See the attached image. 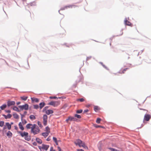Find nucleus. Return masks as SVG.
<instances>
[{"label":"nucleus","mask_w":151,"mask_h":151,"mask_svg":"<svg viewBox=\"0 0 151 151\" xmlns=\"http://www.w3.org/2000/svg\"><path fill=\"white\" fill-rule=\"evenodd\" d=\"M15 104V102L13 101H9L7 102V105L8 106H11L14 105Z\"/></svg>","instance_id":"nucleus-10"},{"label":"nucleus","mask_w":151,"mask_h":151,"mask_svg":"<svg viewBox=\"0 0 151 151\" xmlns=\"http://www.w3.org/2000/svg\"><path fill=\"white\" fill-rule=\"evenodd\" d=\"M109 149L111 151H120L119 150H117L115 149L111 148H109Z\"/></svg>","instance_id":"nucleus-34"},{"label":"nucleus","mask_w":151,"mask_h":151,"mask_svg":"<svg viewBox=\"0 0 151 151\" xmlns=\"http://www.w3.org/2000/svg\"><path fill=\"white\" fill-rule=\"evenodd\" d=\"M69 121H77V119L74 117L69 116L66 120L67 122H68Z\"/></svg>","instance_id":"nucleus-9"},{"label":"nucleus","mask_w":151,"mask_h":151,"mask_svg":"<svg viewBox=\"0 0 151 151\" xmlns=\"http://www.w3.org/2000/svg\"><path fill=\"white\" fill-rule=\"evenodd\" d=\"M12 133L10 131H8L6 134L9 137H12Z\"/></svg>","instance_id":"nucleus-21"},{"label":"nucleus","mask_w":151,"mask_h":151,"mask_svg":"<svg viewBox=\"0 0 151 151\" xmlns=\"http://www.w3.org/2000/svg\"><path fill=\"white\" fill-rule=\"evenodd\" d=\"M94 109L95 111H97L99 110V108L97 106H95L94 107Z\"/></svg>","instance_id":"nucleus-31"},{"label":"nucleus","mask_w":151,"mask_h":151,"mask_svg":"<svg viewBox=\"0 0 151 151\" xmlns=\"http://www.w3.org/2000/svg\"><path fill=\"white\" fill-rule=\"evenodd\" d=\"M33 144H34V145H36L35 144V143H33Z\"/></svg>","instance_id":"nucleus-57"},{"label":"nucleus","mask_w":151,"mask_h":151,"mask_svg":"<svg viewBox=\"0 0 151 151\" xmlns=\"http://www.w3.org/2000/svg\"><path fill=\"white\" fill-rule=\"evenodd\" d=\"M56 143V144L57 145H58V142L57 141L56 142H55Z\"/></svg>","instance_id":"nucleus-54"},{"label":"nucleus","mask_w":151,"mask_h":151,"mask_svg":"<svg viewBox=\"0 0 151 151\" xmlns=\"http://www.w3.org/2000/svg\"><path fill=\"white\" fill-rule=\"evenodd\" d=\"M4 122L3 121H0V126L1 127H3L4 126Z\"/></svg>","instance_id":"nucleus-30"},{"label":"nucleus","mask_w":151,"mask_h":151,"mask_svg":"<svg viewBox=\"0 0 151 151\" xmlns=\"http://www.w3.org/2000/svg\"><path fill=\"white\" fill-rule=\"evenodd\" d=\"M78 151H84V150L82 149L77 150Z\"/></svg>","instance_id":"nucleus-48"},{"label":"nucleus","mask_w":151,"mask_h":151,"mask_svg":"<svg viewBox=\"0 0 151 151\" xmlns=\"http://www.w3.org/2000/svg\"><path fill=\"white\" fill-rule=\"evenodd\" d=\"M49 145L43 144L42 145V146H39L38 148L39 149H40V148H42L43 150L47 151L49 148Z\"/></svg>","instance_id":"nucleus-6"},{"label":"nucleus","mask_w":151,"mask_h":151,"mask_svg":"<svg viewBox=\"0 0 151 151\" xmlns=\"http://www.w3.org/2000/svg\"><path fill=\"white\" fill-rule=\"evenodd\" d=\"M53 140L55 142H56L57 141V138L55 137H53Z\"/></svg>","instance_id":"nucleus-41"},{"label":"nucleus","mask_w":151,"mask_h":151,"mask_svg":"<svg viewBox=\"0 0 151 151\" xmlns=\"http://www.w3.org/2000/svg\"><path fill=\"white\" fill-rule=\"evenodd\" d=\"M74 116L75 117H77L78 119H80L81 118V116L80 115L77 114H75L74 115Z\"/></svg>","instance_id":"nucleus-32"},{"label":"nucleus","mask_w":151,"mask_h":151,"mask_svg":"<svg viewBox=\"0 0 151 151\" xmlns=\"http://www.w3.org/2000/svg\"><path fill=\"white\" fill-rule=\"evenodd\" d=\"M21 103V102H18L17 103V105H18L19 104Z\"/></svg>","instance_id":"nucleus-51"},{"label":"nucleus","mask_w":151,"mask_h":151,"mask_svg":"<svg viewBox=\"0 0 151 151\" xmlns=\"http://www.w3.org/2000/svg\"><path fill=\"white\" fill-rule=\"evenodd\" d=\"M77 100L78 101H79L81 102H82L84 101V99L83 98H81L78 99Z\"/></svg>","instance_id":"nucleus-37"},{"label":"nucleus","mask_w":151,"mask_h":151,"mask_svg":"<svg viewBox=\"0 0 151 151\" xmlns=\"http://www.w3.org/2000/svg\"><path fill=\"white\" fill-rule=\"evenodd\" d=\"M6 112L8 113H10L11 112V111L10 110H6Z\"/></svg>","instance_id":"nucleus-46"},{"label":"nucleus","mask_w":151,"mask_h":151,"mask_svg":"<svg viewBox=\"0 0 151 151\" xmlns=\"http://www.w3.org/2000/svg\"><path fill=\"white\" fill-rule=\"evenodd\" d=\"M33 144H34V145H36L35 144V143H33Z\"/></svg>","instance_id":"nucleus-58"},{"label":"nucleus","mask_w":151,"mask_h":151,"mask_svg":"<svg viewBox=\"0 0 151 151\" xmlns=\"http://www.w3.org/2000/svg\"><path fill=\"white\" fill-rule=\"evenodd\" d=\"M14 127H15V129L16 130H17L18 129V127H17V126H14Z\"/></svg>","instance_id":"nucleus-49"},{"label":"nucleus","mask_w":151,"mask_h":151,"mask_svg":"<svg viewBox=\"0 0 151 151\" xmlns=\"http://www.w3.org/2000/svg\"><path fill=\"white\" fill-rule=\"evenodd\" d=\"M45 105L44 102L41 103L39 104V108L40 109H41Z\"/></svg>","instance_id":"nucleus-17"},{"label":"nucleus","mask_w":151,"mask_h":151,"mask_svg":"<svg viewBox=\"0 0 151 151\" xmlns=\"http://www.w3.org/2000/svg\"><path fill=\"white\" fill-rule=\"evenodd\" d=\"M48 108V107L47 106H46L43 109V112H44L46 110H46V109Z\"/></svg>","instance_id":"nucleus-42"},{"label":"nucleus","mask_w":151,"mask_h":151,"mask_svg":"<svg viewBox=\"0 0 151 151\" xmlns=\"http://www.w3.org/2000/svg\"><path fill=\"white\" fill-rule=\"evenodd\" d=\"M94 127L96 128H99V127H101L102 128H104V127L102 126H100L97 124H95L94 125Z\"/></svg>","instance_id":"nucleus-33"},{"label":"nucleus","mask_w":151,"mask_h":151,"mask_svg":"<svg viewBox=\"0 0 151 151\" xmlns=\"http://www.w3.org/2000/svg\"><path fill=\"white\" fill-rule=\"evenodd\" d=\"M43 123L44 126H46L47 124V116L46 114H44L43 116Z\"/></svg>","instance_id":"nucleus-7"},{"label":"nucleus","mask_w":151,"mask_h":151,"mask_svg":"<svg viewBox=\"0 0 151 151\" xmlns=\"http://www.w3.org/2000/svg\"><path fill=\"white\" fill-rule=\"evenodd\" d=\"M17 133L19 134L22 137H24L25 140L28 141L30 140L31 138L28 132L18 131Z\"/></svg>","instance_id":"nucleus-1"},{"label":"nucleus","mask_w":151,"mask_h":151,"mask_svg":"<svg viewBox=\"0 0 151 151\" xmlns=\"http://www.w3.org/2000/svg\"><path fill=\"white\" fill-rule=\"evenodd\" d=\"M1 111L0 110V113H1Z\"/></svg>","instance_id":"nucleus-60"},{"label":"nucleus","mask_w":151,"mask_h":151,"mask_svg":"<svg viewBox=\"0 0 151 151\" xmlns=\"http://www.w3.org/2000/svg\"><path fill=\"white\" fill-rule=\"evenodd\" d=\"M13 124V123L12 122V123H11V124Z\"/></svg>","instance_id":"nucleus-56"},{"label":"nucleus","mask_w":151,"mask_h":151,"mask_svg":"<svg viewBox=\"0 0 151 151\" xmlns=\"http://www.w3.org/2000/svg\"><path fill=\"white\" fill-rule=\"evenodd\" d=\"M143 110L146 111V113H147L148 112V111L147 110L145 109H144Z\"/></svg>","instance_id":"nucleus-53"},{"label":"nucleus","mask_w":151,"mask_h":151,"mask_svg":"<svg viewBox=\"0 0 151 151\" xmlns=\"http://www.w3.org/2000/svg\"><path fill=\"white\" fill-rule=\"evenodd\" d=\"M33 125L32 124H28L26 125V127L27 129L30 128L31 129Z\"/></svg>","instance_id":"nucleus-19"},{"label":"nucleus","mask_w":151,"mask_h":151,"mask_svg":"<svg viewBox=\"0 0 151 151\" xmlns=\"http://www.w3.org/2000/svg\"><path fill=\"white\" fill-rule=\"evenodd\" d=\"M75 143L76 145H78L80 147H83L85 148H87V147L85 145V143L83 142L80 139L77 140L75 142Z\"/></svg>","instance_id":"nucleus-3"},{"label":"nucleus","mask_w":151,"mask_h":151,"mask_svg":"<svg viewBox=\"0 0 151 151\" xmlns=\"http://www.w3.org/2000/svg\"><path fill=\"white\" fill-rule=\"evenodd\" d=\"M50 99H58V98L56 97H50Z\"/></svg>","instance_id":"nucleus-40"},{"label":"nucleus","mask_w":151,"mask_h":151,"mask_svg":"<svg viewBox=\"0 0 151 151\" xmlns=\"http://www.w3.org/2000/svg\"><path fill=\"white\" fill-rule=\"evenodd\" d=\"M60 104V101H52L50 102L48 104L56 107Z\"/></svg>","instance_id":"nucleus-4"},{"label":"nucleus","mask_w":151,"mask_h":151,"mask_svg":"<svg viewBox=\"0 0 151 151\" xmlns=\"http://www.w3.org/2000/svg\"><path fill=\"white\" fill-rule=\"evenodd\" d=\"M37 124H38V125L40 127H42V126L41 123L40 122L38 121L37 122Z\"/></svg>","instance_id":"nucleus-39"},{"label":"nucleus","mask_w":151,"mask_h":151,"mask_svg":"<svg viewBox=\"0 0 151 151\" xmlns=\"http://www.w3.org/2000/svg\"><path fill=\"white\" fill-rule=\"evenodd\" d=\"M44 112L47 115H49L50 114H52L53 113V110L50 109L47 110Z\"/></svg>","instance_id":"nucleus-12"},{"label":"nucleus","mask_w":151,"mask_h":151,"mask_svg":"<svg viewBox=\"0 0 151 151\" xmlns=\"http://www.w3.org/2000/svg\"><path fill=\"white\" fill-rule=\"evenodd\" d=\"M19 126L20 129L22 130L23 131L24 129V128L23 127L21 122H20L19 123Z\"/></svg>","instance_id":"nucleus-15"},{"label":"nucleus","mask_w":151,"mask_h":151,"mask_svg":"<svg viewBox=\"0 0 151 151\" xmlns=\"http://www.w3.org/2000/svg\"><path fill=\"white\" fill-rule=\"evenodd\" d=\"M40 129L35 124H33L32 127L31 132L33 134H38L40 132Z\"/></svg>","instance_id":"nucleus-2"},{"label":"nucleus","mask_w":151,"mask_h":151,"mask_svg":"<svg viewBox=\"0 0 151 151\" xmlns=\"http://www.w3.org/2000/svg\"><path fill=\"white\" fill-rule=\"evenodd\" d=\"M151 118V116L150 114H145L144 116V120L146 121H148Z\"/></svg>","instance_id":"nucleus-8"},{"label":"nucleus","mask_w":151,"mask_h":151,"mask_svg":"<svg viewBox=\"0 0 151 151\" xmlns=\"http://www.w3.org/2000/svg\"><path fill=\"white\" fill-rule=\"evenodd\" d=\"M50 136L48 137L47 139L46 140L47 141H49L50 140Z\"/></svg>","instance_id":"nucleus-43"},{"label":"nucleus","mask_w":151,"mask_h":151,"mask_svg":"<svg viewBox=\"0 0 151 151\" xmlns=\"http://www.w3.org/2000/svg\"><path fill=\"white\" fill-rule=\"evenodd\" d=\"M40 151H44V150L42 148H40V149H39Z\"/></svg>","instance_id":"nucleus-52"},{"label":"nucleus","mask_w":151,"mask_h":151,"mask_svg":"<svg viewBox=\"0 0 151 151\" xmlns=\"http://www.w3.org/2000/svg\"><path fill=\"white\" fill-rule=\"evenodd\" d=\"M31 99L32 101L33 102H38L39 101V100L38 99L35 98V97L31 98Z\"/></svg>","instance_id":"nucleus-14"},{"label":"nucleus","mask_w":151,"mask_h":151,"mask_svg":"<svg viewBox=\"0 0 151 151\" xmlns=\"http://www.w3.org/2000/svg\"><path fill=\"white\" fill-rule=\"evenodd\" d=\"M58 151H61V149L59 147H58Z\"/></svg>","instance_id":"nucleus-47"},{"label":"nucleus","mask_w":151,"mask_h":151,"mask_svg":"<svg viewBox=\"0 0 151 151\" xmlns=\"http://www.w3.org/2000/svg\"><path fill=\"white\" fill-rule=\"evenodd\" d=\"M45 131L46 132L49 133L50 132V129L48 127H47L45 128Z\"/></svg>","instance_id":"nucleus-28"},{"label":"nucleus","mask_w":151,"mask_h":151,"mask_svg":"<svg viewBox=\"0 0 151 151\" xmlns=\"http://www.w3.org/2000/svg\"><path fill=\"white\" fill-rule=\"evenodd\" d=\"M72 6H73L72 5H70L65 6V7H64V8H65V9H67L68 8H72Z\"/></svg>","instance_id":"nucleus-38"},{"label":"nucleus","mask_w":151,"mask_h":151,"mask_svg":"<svg viewBox=\"0 0 151 151\" xmlns=\"http://www.w3.org/2000/svg\"><path fill=\"white\" fill-rule=\"evenodd\" d=\"M103 66L104 67V65H103Z\"/></svg>","instance_id":"nucleus-61"},{"label":"nucleus","mask_w":151,"mask_h":151,"mask_svg":"<svg viewBox=\"0 0 151 151\" xmlns=\"http://www.w3.org/2000/svg\"><path fill=\"white\" fill-rule=\"evenodd\" d=\"M129 69L128 68H126L122 70H120L119 72V73L121 74H124V73L127 70V69Z\"/></svg>","instance_id":"nucleus-16"},{"label":"nucleus","mask_w":151,"mask_h":151,"mask_svg":"<svg viewBox=\"0 0 151 151\" xmlns=\"http://www.w3.org/2000/svg\"><path fill=\"white\" fill-rule=\"evenodd\" d=\"M88 111H89V110L88 109H86V110H85L83 111V113H85L86 112H87Z\"/></svg>","instance_id":"nucleus-45"},{"label":"nucleus","mask_w":151,"mask_h":151,"mask_svg":"<svg viewBox=\"0 0 151 151\" xmlns=\"http://www.w3.org/2000/svg\"><path fill=\"white\" fill-rule=\"evenodd\" d=\"M6 125L7 126L8 129L10 130L11 128V124H9L8 122H6Z\"/></svg>","instance_id":"nucleus-18"},{"label":"nucleus","mask_w":151,"mask_h":151,"mask_svg":"<svg viewBox=\"0 0 151 151\" xmlns=\"http://www.w3.org/2000/svg\"><path fill=\"white\" fill-rule=\"evenodd\" d=\"M101 120V119L100 118H98L97 119L96 122L97 124H99Z\"/></svg>","instance_id":"nucleus-29"},{"label":"nucleus","mask_w":151,"mask_h":151,"mask_svg":"<svg viewBox=\"0 0 151 151\" xmlns=\"http://www.w3.org/2000/svg\"><path fill=\"white\" fill-rule=\"evenodd\" d=\"M124 23L126 25L132 26V24L131 23L127 20V18H125L124 19Z\"/></svg>","instance_id":"nucleus-11"},{"label":"nucleus","mask_w":151,"mask_h":151,"mask_svg":"<svg viewBox=\"0 0 151 151\" xmlns=\"http://www.w3.org/2000/svg\"><path fill=\"white\" fill-rule=\"evenodd\" d=\"M83 111V110L82 109L77 110L76 111V112L78 114H80Z\"/></svg>","instance_id":"nucleus-36"},{"label":"nucleus","mask_w":151,"mask_h":151,"mask_svg":"<svg viewBox=\"0 0 151 151\" xmlns=\"http://www.w3.org/2000/svg\"><path fill=\"white\" fill-rule=\"evenodd\" d=\"M27 123V122L25 121V123Z\"/></svg>","instance_id":"nucleus-59"},{"label":"nucleus","mask_w":151,"mask_h":151,"mask_svg":"<svg viewBox=\"0 0 151 151\" xmlns=\"http://www.w3.org/2000/svg\"><path fill=\"white\" fill-rule=\"evenodd\" d=\"M13 109L14 111H19V109L16 106H14L13 108Z\"/></svg>","instance_id":"nucleus-26"},{"label":"nucleus","mask_w":151,"mask_h":151,"mask_svg":"<svg viewBox=\"0 0 151 151\" xmlns=\"http://www.w3.org/2000/svg\"><path fill=\"white\" fill-rule=\"evenodd\" d=\"M21 99L23 100L26 101L27 100L28 97L25 96H22L20 97Z\"/></svg>","instance_id":"nucleus-25"},{"label":"nucleus","mask_w":151,"mask_h":151,"mask_svg":"<svg viewBox=\"0 0 151 151\" xmlns=\"http://www.w3.org/2000/svg\"><path fill=\"white\" fill-rule=\"evenodd\" d=\"M6 126H4L3 128V130H5V129H6Z\"/></svg>","instance_id":"nucleus-50"},{"label":"nucleus","mask_w":151,"mask_h":151,"mask_svg":"<svg viewBox=\"0 0 151 151\" xmlns=\"http://www.w3.org/2000/svg\"><path fill=\"white\" fill-rule=\"evenodd\" d=\"M36 140L37 142L39 144H41L42 142V140L39 138H36Z\"/></svg>","instance_id":"nucleus-23"},{"label":"nucleus","mask_w":151,"mask_h":151,"mask_svg":"<svg viewBox=\"0 0 151 151\" xmlns=\"http://www.w3.org/2000/svg\"><path fill=\"white\" fill-rule=\"evenodd\" d=\"M6 106H7V105L6 104H3L0 107V108L1 110H3L5 108H6Z\"/></svg>","instance_id":"nucleus-22"},{"label":"nucleus","mask_w":151,"mask_h":151,"mask_svg":"<svg viewBox=\"0 0 151 151\" xmlns=\"http://www.w3.org/2000/svg\"><path fill=\"white\" fill-rule=\"evenodd\" d=\"M27 113V112H26V111H25V112H24V113H25V114H26V113Z\"/></svg>","instance_id":"nucleus-55"},{"label":"nucleus","mask_w":151,"mask_h":151,"mask_svg":"<svg viewBox=\"0 0 151 151\" xmlns=\"http://www.w3.org/2000/svg\"><path fill=\"white\" fill-rule=\"evenodd\" d=\"M50 151H55V150H53V148L52 147H51L50 148Z\"/></svg>","instance_id":"nucleus-44"},{"label":"nucleus","mask_w":151,"mask_h":151,"mask_svg":"<svg viewBox=\"0 0 151 151\" xmlns=\"http://www.w3.org/2000/svg\"><path fill=\"white\" fill-rule=\"evenodd\" d=\"M3 116H4L6 119H7L8 118L10 119L12 116V115L10 114H8L7 116L5 114H3Z\"/></svg>","instance_id":"nucleus-13"},{"label":"nucleus","mask_w":151,"mask_h":151,"mask_svg":"<svg viewBox=\"0 0 151 151\" xmlns=\"http://www.w3.org/2000/svg\"><path fill=\"white\" fill-rule=\"evenodd\" d=\"M13 116L16 119H18L19 118L18 115L16 113L13 114Z\"/></svg>","instance_id":"nucleus-24"},{"label":"nucleus","mask_w":151,"mask_h":151,"mask_svg":"<svg viewBox=\"0 0 151 151\" xmlns=\"http://www.w3.org/2000/svg\"><path fill=\"white\" fill-rule=\"evenodd\" d=\"M29 118L32 120H34L36 119L35 116L33 115H30L29 116Z\"/></svg>","instance_id":"nucleus-27"},{"label":"nucleus","mask_w":151,"mask_h":151,"mask_svg":"<svg viewBox=\"0 0 151 151\" xmlns=\"http://www.w3.org/2000/svg\"><path fill=\"white\" fill-rule=\"evenodd\" d=\"M49 133L47 132L42 133V136H43L45 138L47 137L49 135Z\"/></svg>","instance_id":"nucleus-20"},{"label":"nucleus","mask_w":151,"mask_h":151,"mask_svg":"<svg viewBox=\"0 0 151 151\" xmlns=\"http://www.w3.org/2000/svg\"><path fill=\"white\" fill-rule=\"evenodd\" d=\"M18 107L21 110H23V109L27 110L29 108V105L27 104H25L24 105L19 106Z\"/></svg>","instance_id":"nucleus-5"},{"label":"nucleus","mask_w":151,"mask_h":151,"mask_svg":"<svg viewBox=\"0 0 151 151\" xmlns=\"http://www.w3.org/2000/svg\"><path fill=\"white\" fill-rule=\"evenodd\" d=\"M33 108L35 109H37L39 108V106L38 105H33Z\"/></svg>","instance_id":"nucleus-35"}]
</instances>
